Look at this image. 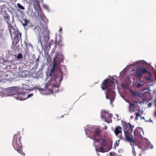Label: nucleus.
Masks as SVG:
<instances>
[{"label": "nucleus", "mask_w": 156, "mask_h": 156, "mask_svg": "<svg viewBox=\"0 0 156 156\" xmlns=\"http://www.w3.org/2000/svg\"><path fill=\"white\" fill-rule=\"evenodd\" d=\"M140 109H139V110H138V112H140Z\"/></svg>", "instance_id": "a19ab883"}, {"label": "nucleus", "mask_w": 156, "mask_h": 156, "mask_svg": "<svg viewBox=\"0 0 156 156\" xmlns=\"http://www.w3.org/2000/svg\"><path fill=\"white\" fill-rule=\"evenodd\" d=\"M63 61V58L62 56L57 54L53 58V65L52 68L51 69L48 74V76L51 77L50 80L47 83V86H51L56 87L57 86V80L58 77L55 73V70L58 71L60 74V77H62L63 72L61 70V66H65L64 65L61 66L60 64Z\"/></svg>", "instance_id": "f257e3e1"}, {"label": "nucleus", "mask_w": 156, "mask_h": 156, "mask_svg": "<svg viewBox=\"0 0 156 156\" xmlns=\"http://www.w3.org/2000/svg\"><path fill=\"white\" fill-rule=\"evenodd\" d=\"M119 144L118 143V142L117 141L115 142V145H114V146L115 147V148L116 147L118 146Z\"/></svg>", "instance_id": "bb28decb"}, {"label": "nucleus", "mask_w": 156, "mask_h": 156, "mask_svg": "<svg viewBox=\"0 0 156 156\" xmlns=\"http://www.w3.org/2000/svg\"><path fill=\"white\" fill-rule=\"evenodd\" d=\"M151 105V104H149L148 105L149 106H150L149 105Z\"/></svg>", "instance_id": "e433bc0d"}, {"label": "nucleus", "mask_w": 156, "mask_h": 156, "mask_svg": "<svg viewBox=\"0 0 156 156\" xmlns=\"http://www.w3.org/2000/svg\"><path fill=\"white\" fill-rule=\"evenodd\" d=\"M22 137L20 136L19 134H17L14 135L12 141V146L19 153L23 155L24 154L22 151V146L21 143V139Z\"/></svg>", "instance_id": "423d86ee"}, {"label": "nucleus", "mask_w": 156, "mask_h": 156, "mask_svg": "<svg viewBox=\"0 0 156 156\" xmlns=\"http://www.w3.org/2000/svg\"><path fill=\"white\" fill-rule=\"evenodd\" d=\"M23 58L22 55L21 53H19L18 54L16 58L18 59H21Z\"/></svg>", "instance_id": "412c9836"}, {"label": "nucleus", "mask_w": 156, "mask_h": 156, "mask_svg": "<svg viewBox=\"0 0 156 156\" xmlns=\"http://www.w3.org/2000/svg\"><path fill=\"white\" fill-rule=\"evenodd\" d=\"M8 76V75H7V74H5L4 75V76L7 79H9V78H7V77Z\"/></svg>", "instance_id": "c756f323"}, {"label": "nucleus", "mask_w": 156, "mask_h": 156, "mask_svg": "<svg viewBox=\"0 0 156 156\" xmlns=\"http://www.w3.org/2000/svg\"><path fill=\"white\" fill-rule=\"evenodd\" d=\"M17 6L19 8L22 10H24V8L20 3L17 4Z\"/></svg>", "instance_id": "4be33fe9"}, {"label": "nucleus", "mask_w": 156, "mask_h": 156, "mask_svg": "<svg viewBox=\"0 0 156 156\" xmlns=\"http://www.w3.org/2000/svg\"><path fill=\"white\" fill-rule=\"evenodd\" d=\"M134 126H132L130 123L125 122L124 124V131L125 137V140L129 142L131 146H134L135 144V140L131 135L133 128Z\"/></svg>", "instance_id": "20e7f679"}, {"label": "nucleus", "mask_w": 156, "mask_h": 156, "mask_svg": "<svg viewBox=\"0 0 156 156\" xmlns=\"http://www.w3.org/2000/svg\"><path fill=\"white\" fill-rule=\"evenodd\" d=\"M146 73H148L150 76V77H146L145 78L147 80H151V75L150 73L148 72V70L145 69H144L141 67H139L137 68L135 72V75L138 78L141 77L144 74Z\"/></svg>", "instance_id": "0eeeda50"}, {"label": "nucleus", "mask_w": 156, "mask_h": 156, "mask_svg": "<svg viewBox=\"0 0 156 156\" xmlns=\"http://www.w3.org/2000/svg\"><path fill=\"white\" fill-rule=\"evenodd\" d=\"M134 118V116L133 115H131L130 116V118L131 119H133Z\"/></svg>", "instance_id": "7c9ffc66"}, {"label": "nucleus", "mask_w": 156, "mask_h": 156, "mask_svg": "<svg viewBox=\"0 0 156 156\" xmlns=\"http://www.w3.org/2000/svg\"><path fill=\"white\" fill-rule=\"evenodd\" d=\"M36 60H37V62H38V61H39V58H37V59Z\"/></svg>", "instance_id": "f704fd0d"}, {"label": "nucleus", "mask_w": 156, "mask_h": 156, "mask_svg": "<svg viewBox=\"0 0 156 156\" xmlns=\"http://www.w3.org/2000/svg\"><path fill=\"white\" fill-rule=\"evenodd\" d=\"M23 21L24 22V23H23V26L25 27L26 26H27V24L29 22H30V21H29L28 20H27V19L26 18H25L24 19H23Z\"/></svg>", "instance_id": "f3484780"}, {"label": "nucleus", "mask_w": 156, "mask_h": 156, "mask_svg": "<svg viewBox=\"0 0 156 156\" xmlns=\"http://www.w3.org/2000/svg\"><path fill=\"white\" fill-rule=\"evenodd\" d=\"M101 132V130L100 129H96L92 132V134L90 135V138L94 140L93 145L95 147L96 151L99 152L104 153L106 151L103 147L108 146V141L100 137Z\"/></svg>", "instance_id": "f03ea898"}, {"label": "nucleus", "mask_w": 156, "mask_h": 156, "mask_svg": "<svg viewBox=\"0 0 156 156\" xmlns=\"http://www.w3.org/2000/svg\"><path fill=\"white\" fill-rule=\"evenodd\" d=\"M112 143L111 142V146H112Z\"/></svg>", "instance_id": "58836bf2"}, {"label": "nucleus", "mask_w": 156, "mask_h": 156, "mask_svg": "<svg viewBox=\"0 0 156 156\" xmlns=\"http://www.w3.org/2000/svg\"><path fill=\"white\" fill-rule=\"evenodd\" d=\"M144 145L145 149H151L153 148L152 144L148 141H146Z\"/></svg>", "instance_id": "4468645a"}, {"label": "nucleus", "mask_w": 156, "mask_h": 156, "mask_svg": "<svg viewBox=\"0 0 156 156\" xmlns=\"http://www.w3.org/2000/svg\"><path fill=\"white\" fill-rule=\"evenodd\" d=\"M4 30L3 27L2 26H0V38L3 37Z\"/></svg>", "instance_id": "dca6fc26"}, {"label": "nucleus", "mask_w": 156, "mask_h": 156, "mask_svg": "<svg viewBox=\"0 0 156 156\" xmlns=\"http://www.w3.org/2000/svg\"><path fill=\"white\" fill-rule=\"evenodd\" d=\"M19 88L16 87H10L5 89V91L8 96L16 95L18 92Z\"/></svg>", "instance_id": "1a4fd4ad"}, {"label": "nucleus", "mask_w": 156, "mask_h": 156, "mask_svg": "<svg viewBox=\"0 0 156 156\" xmlns=\"http://www.w3.org/2000/svg\"><path fill=\"white\" fill-rule=\"evenodd\" d=\"M134 134L135 139L142 138L144 135L142 128L139 127L136 128L134 131Z\"/></svg>", "instance_id": "9d476101"}, {"label": "nucleus", "mask_w": 156, "mask_h": 156, "mask_svg": "<svg viewBox=\"0 0 156 156\" xmlns=\"http://www.w3.org/2000/svg\"><path fill=\"white\" fill-rule=\"evenodd\" d=\"M57 45L59 47H61L63 46V44L61 40L58 41L57 43Z\"/></svg>", "instance_id": "aec40b11"}, {"label": "nucleus", "mask_w": 156, "mask_h": 156, "mask_svg": "<svg viewBox=\"0 0 156 156\" xmlns=\"http://www.w3.org/2000/svg\"><path fill=\"white\" fill-rule=\"evenodd\" d=\"M7 21V23L8 24V27L10 32L11 36H12V35L15 34L16 33H17L18 30L16 29L14 27L12 26V24Z\"/></svg>", "instance_id": "9b49d317"}, {"label": "nucleus", "mask_w": 156, "mask_h": 156, "mask_svg": "<svg viewBox=\"0 0 156 156\" xmlns=\"http://www.w3.org/2000/svg\"><path fill=\"white\" fill-rule=\"evenodd\" d=\"M107 128V127H106V128H105V129H106Z\"/></svg>", "instance_id": "37998d69"}, {"label": "nucleus", "mask_w": 156, "mask_h": 156, "mask_svg": "<svg viewBox=\"0 0 156 156\" xmlns=\"http://www.w3.org/2000/svg\"><path fill=\"white\" fill-rule=\"evenodd\" d=\"M135 114L136 115V117H138L140 116V115L139 112H137V113L136 112L135 113Z\"/></svg>", "instance_id": "c85d7f7f"}, {"label": "nucleus", "mask_w": 156, "mask_h": 156, "mask_svg": "<svg viewBox=\"0 0 156 156\" xmlns=\"http://www.w3.org/2000/svg\"><path fill=\"white\" fill-rule=\"evenodd\" d=\"M82 30H81L79 32H80H80L82 31Z\"/></svg>", "instance_id": "ea45409f"}, {"label": "nucleus", "mask_w": 156, "mask_h": 156, "mask_svg": "<svg viewBox=\"0 0 156 156\" xmlns=\"http://www.w3.org/2000/svg\"><path fill=\"white\" fill-rule=\"evenodd\" d=\"M35 30L36 33L39 35H40L41 34H45V36L48 37L47 38V40H46V38L45 37L44 38L43 40L42 39L41 37H40L39 42H40L41 46L43 47L45 43L47 42L49 39V33L47 27L44 26L43 24H41L40 26H36L35 28Z\"/></svg>", "instance_id": "39448f33"}, {"label": "nucleus", "mask_w": 156, "mask_h": 156, "mask_svg": "<svg viewBox=\"0 0 156 156\" xmlns=\"http://www.w3.org/2000/svg\"><path fill=\"white\" fill-rule=\"evenodd\" d=\"M33 93H32V94H29L28 95V96L27 97V98H30V97H31V96H33Z\"/></svg>", "instance_id": "a878e982"}, {"label": "nucleus", "mask_w": 156, "mask_h": 156, "mask_svg": "<svg viewBox=\"0 0 156 156\" xmlns=\"http://www.w3.org/2000/svg\"><path fill=\"white\" fill-rule=\"evenodd\" d=\"M114 133L115 135L117 136H119V134H122V128L119 126L116 127L114 131Z\"/></svg>", "instance_id": "f8f14e48"}, {"label": "nucleus", "mask_w": 156, "mask_h": 156, "mask_svg": "<svg viewBox=\"0 0 156 156\" xmlns=\"http://www.w3.org/2000/svg\"><path fill=\"white\" fill-rule=\"evenodd\" d=\"M138 117H136V118H135V120H138Z\"/></svg>", "instance_id": "72a5a7b5"}, {"label": "nucleus", "mask_w": 156, "mask_h": 156, "mask_svg": "<svg viewBox=\"0 0 156 156\" xmlns=\"http://www.w3.org/2000/svg\"><path fill=\"white\" fill-rule=\"evenodd\" d=\"M130 106L129 107V110L131 112H133L135 111L134 109L135 104L133 103H130Z\"/></svg>", "instance_id": "2eb2a0df"}, {"label": "nucleus", "mask_w": 156, "mask_h": 156, "mask_svg": "<svg viewBox=\"0 0 156 156\" xmlns=\"http://www.w3.org/2000/svg\"><path fill=\"white\" fill-rule=\"evenodd\" d=\"M118 137H119L120 139L121 140L124 139V138L123 136H122V134H119V136Z\"/></svg>", "instance_id": "b1692460"}, {"label": "nucleus", "mask_w": 156, "mask_h": 156, "mask_svg": "<svg viewBox=\"0 0 156 156\" xmlns=\"http://www.w3.org/2000/svg\"><path fill=\"white\" fill-rule=\"evenodd\" d=\"M14 35H15L14 36V41H16V43L19 42L20 39H21V33L18 31Z\"/></svg>", "instance_id": "ddd939ff"}, {"label": "nucleus", "mask_w": 156, "mask_h": 156, "mask_svg": "<svg viewBox=\"0 0 156 156\" xmlns=\"http://www.w3.org/2000/svg\"><path fill=\"white\" fill-rule=\"evenodd\" d=\"M55 44H56H56H57V42H56L55 43Z\"/></svg>", "instance_id": "79ce46f5"}, {"label": "nucleus", "mask_w": 156, "mask_h": 156, "mask_svg": "<svg viewBox=\"0 0 156 156\" xmlns=\"http://www.w3.org/2000/svg\"><path fill=\"white\" fill-rule=\"evenodd\" d=\"M15 98H16L17 100H19L21 101L23 99V98L22 97L21 95L20 94H17V96H15Z\"/></svg>", "instance_id": "a211bd4d"}, {"label": "nucleus", "mask_w": 156, "mask_h": 156, "mask_svg": "<svg viewBox=\"0 0 156 156\" xmlns=\"http://www.w3.org/2000/svg\"><path fill=\"white\" fill-rule=\"evenodd\" d=\"M101 118L106 122L108 123H112V120L111 119L113 117L112 114H108V112L104 111L101 115Z\"/></svg>", "instance_id": "6e6552de"}, {"label": "nucleus", "mask_w": 156, "mask_h": 156, "mask_svg": "<svg viewBox=\"0 0 156 156\" xmlns=\"http://www.w3.org/2000/svg\"><path fill=\"white\" fill-rule=\"evenodd\" d=\"M154 114H155V115H156V111H155V112Z\"/></svg>", "instance_id": "4c0bfd02"}, {"label": "nucleus", "mask_w": 156, "mask_h": 156, "mask_svg": "<svg viewBox=\"0 0 156 156\" xmlns=\"http://www.w3.org/2000/svg\"><path fill=\"white\" fill-rule=\"evenodd\" d=\"M54 43V41L53 40H50L48 44V47L49 48H50L51 45Z\"/></svg>", "instance_id": "6ab92c4d"}, {"label": "nucleus", "mask_w": 156, "mask_h": 156, "mask_svg": "<svg viewBox=\"0 0 156 156\" xmlns=\"http://www.w3.org/2000/svg\"><path fill=\"white\" fill-rule=\"evenodd\" d=\"M151 105V104H149L148 105L149 106H150L149 105Z\"/></svg>", "instance_id": "c9c22d12"}, {"label": "nucleus", "mask_w": 156, "mask_h": 156, "mask_svg": "<svg viewBox=\"0 0 156 156\" xmlns=\"http://www.w3.org/2000/svg\"><path fill=\"white\" fill-rule=\"evenodd\" d=\"M140 87H142V85L140 83H138L137 85V88H139Z\"/></svg>", "instance_id": "cd10ccee"}, {"label": "nucleus", "mask_w": 156, "mask_h": 156, "mask_svg": "<svg viewBox=\"0 0 156 156\" xmlns=\"http://www.w3.org/2000/svg\"><path fill=\"white\" fill-rule=\"evenodd\" d=\"M9 16H5L4 17V19L5 20H6V22H7V21L9 23Z\"/></svg>", "instance_id": "5701e85b"}, {"label": "nucleus", "mask_w": 156, "mask_h": 156, "mask_svg": "<svg viewBox=\"0 0 156 156\" xmlns=\"http://www.w3.org/2000/svg\"><path fill=\"white\" fill-rule=\"evenodd\" d=\"M62 29L61 28H60V29L59 30V31L60 32H61L62 31Z\"/></svg>", "instance_id": "2f4dec72"}, {"label": "nucleus", "mask_w": 156, "mask_h": 156, "mask_svg": "<svg viewBox=\"0 0 156 156\" xmlns=\"http://www.w3.org/2000/svg\"><path fill=\"white\" fill-rule=\"evenodd\" d=\"M109 154L111 156H113L115 155L114 153L112 152H110L109 153Z\"/></svg>", "instance_id": "393cba45"}, {"label": "nucleus", "mask_w": 156, "mask_h": 156, "mask_svg": "<svg viewBox=\"0 0 156 156\" xmlns=\"http://www.w3.org/2000/svg\"><path fill=\"white\" fill-rule=\"evenodd\" d=\"M140 119H144V117H142V116H140Z\"/></svg>", "instance_id": "473e14b6"}, {"label": "nucleus", "mask_w": 156, "mask_h": 156, "mask_svg": "<svg viewBox=\"0 0 156 156\" xmlns=\"http://www.w3.org/2000/svg\"><path fill=\"white\" fill-rule=\"evenodd\" d=\"M101 86L103 90L107 89V92L105 93L106 98L107 99H110L111 104L114 100L115 94L114 90L115 86L113 78L111 79L110 80L108 79L105 80Z\"/></svg>", "instance_id": "7ed1b4c3"}]
</instances>
